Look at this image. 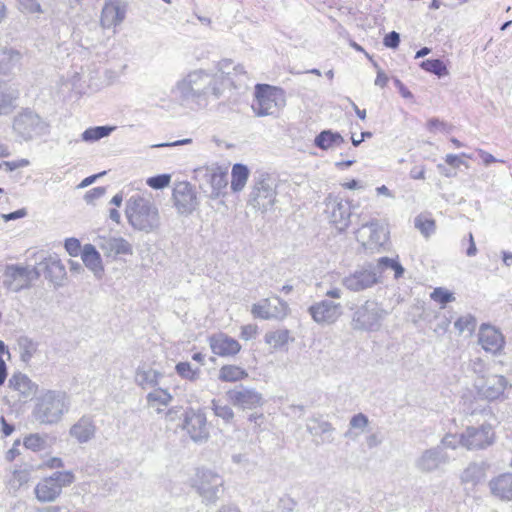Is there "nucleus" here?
<instances>
[{
    "label": "nucleus",
    "instance_id": "f257e3e1",
    "mask_svg": "<svg viewBox=\"0 0 512 512\" xmlns=\"http://www.w3.org/2000/svg\"><path fill=\"white\" fill-rule=\"evenodd\" d=\"M230 64V59H223L217 65V72L204 69L190 71L176 83L175 92L186 104L207 107L211 102L222 98L230 86H241V83L237 84L229 77Z\"/></svg>",
    "mask_w": 512,
    "mask_h": 512
},
{
    "label": "nucleus",
    "instance_id": "f03ea898",
    "mask_svg": "<svg viewBox=\"0 0 512 512\" xmlns=\"http://www.w3.org/2000/svg\"><path fill=\"white\" fill-rule=\"evenodd\" d=\"M71 401L69 395L62 390H43L35 399L32 416L40 424H58L68 413Z\"/></svg>",
    "mask_w": 512,
    "mask_h": 512
},
{
    "label": "nucleus",
    "instance_id": "7ed1b4c3",
    "mask_svg": "<svg viewBox=\"0 0 512 512\" xmlns=\"http://www.w3.org/2000/svg\"><path fill=\"white\" fill-rule=\"evenodd\" d=\"M125 213L135 230L148 234L157 231L161 225L159 210L149 197L132 195L126 202Z\"/></svg>",
    "mask_w": 512,
    "mask_h": 512
},
{
    "label": "nucleus",
    "instance_id": "20e7f679",
    "mask_svg": "<svg viewBox=\"0 0 512 512\" xmlns=\"http://www.w3.org/2000/svg\"><path fill=\"white\" fill-rule=\"evenodd\" d=\"M12 129L21 140L31 141L48 135L50 133V123L35 111L26 108L14 117Z\"/></svg>",
    "mask_w": 512,
    "mask_h": 512
},
{
    "label": "nucleus",
    "instance_id": "39448f33",
    "mask_svg": "<svg viewBox=\"0 0 512 512\" xmlns=\"http://www.w3.org/2000/svg\"><path fill=\"white\" fill-rule=\"evenodd\" d=\"M286 104L285 91L268 84H256L252 109L257 116H273Z\"/></svg>",
    "mask_w": 512,
    "mask_h": 512
},
{
    "label": "nucleus",
    "instance_id": "423d86ee",
    "mask_svg": "<svg viewBox=\"0 0 512 512\" xmlns=\"http://www.w3.org/2000/svg\"><path fill=\"white\" fill-rule=\"evenodd\" d=\"M194 178L207 197L216 200L225 194L228 172L218 165L203 166L194 170Z\"/></svg>",
    "mask_w": 512,
    "mask_h": 512
},
{
    "label": "nucleus",
    "instance_id": "0eeeda50",
    "mask_svg": "<svg viewBox=\"0 0 512 512\" xmlns=\"http://www.w3.org/2000/svg\"><path fill=\"white\" fill-rule=\"evenodd\" d=\"M351 309L354 310L351 320L354 330L376 331L386 315L381 304L375 300H366L363 304Z\"/></svg>",
    "mask_w": 512,
    "mask_h": 512
},
{
    "label": "nucleus",
    "instance_id": "6e6552de",
    "mask_svg": "<svg viewBox=\"0 0 512 512\" xmlns=\"http://www.w3.org/2000/svg\"><path fill=\"white\" fill-rule=\"evenodd\" d=\"M380 283V276L371 262L365 263L341 279V285L351 292H362Z\"/></svg>",
    "mask_w": 512,
    "mask_h": 512
},
{
    "label": "nucleus",
    "instance_id": "1a4fd4ad",
    "mask_svg": "<svg viewBox=\"0 0 512 512\" xmlns=\"http://www.w3.org/2000/svg\"><path fill=\"white\" fill-rule=\"evenodd\" d=\"M276 192L274 182L267 174H261L254 179L252 190L249 194V204L261 212H266L275 202Z\"/></svg>",
    "mask_w": 512,
    "mask_h": 512
},
{
    "label": "nucleus",
    "instance_id": "9d476101",
    "mask_svg": "<svg viewBox=\"0 0 512 512\" xmlns=\"http://www.w3.org/2000/svg\"><path fill=\"white\" fill-rule=\"evenodd\" d=\"M223 484V478L216 472L204 468L197 471L195 487L206 505L216 503L223 492Z\"/></svg>",
    "mask_w": 512,
    "mask_h": 512
},
{
    "label": "nucleus",
    "instance_id": "9b49d317",
    "mask_svg": "<svg viewBox=\"0 0 512 512\" xmlns=\"http://www.w3.org/2000/svg\"><path fill=\"white\" fill-rule=\"evenodd\" d=\"M38 259L39 261L33 267V270L37 271L38 278L43 275L55 288L63 286L67 273L60 258L56 254H40Z\"/></svg>",
    "mask_w": 512,
    "mask_h": 512
},
{
    "label": "nucleus",
    "instance_id": "f8f14e48",
    "mask_svg": "<svg viewBox=\"0 0 512 512\" xmlns=\"http://www.w3.org/2000/svg\"><path fill=\"white\" fill-rule=\"evenodd\" d=\"M3 286L13 292H19L31 286L38 279L36 270L19 264H8L3 273Z\"/></svg>",
    "mask_w": 512,
    "mask_h": 512
},
{
    "label": "nucleus",
    "instance_id": "ddd939ff",
    "mask_svg": "<svg viewBox=\"0 0 512 512\" xmlns=\"http://www.w3.org/2000/svg\"><path fill=\"white\" fill-rule=\"evenodd\" d=\"M183 429L196 443L208 440L209 430L205 413L201 409L187 408L183 414Z\"/></svg>",
    "mask_w": 512,
    "mask_h": 512
},
{
    "label": "nucleus",
    "instance_id": "4468645a",
    "mask_svg": "<svg viewBox=\"0 0 512 512\" xmlns=\"http://www.w3.org/2000/svg\"><path fill=\"white\" fill-rule=\"evenodd\" d=\"M228 401L242 410H252L264 404V398L256 389L244 385L235 386L226 392Z\"/></svg>",
    "mask_w": 512,
    "mask_h": 512
},
{
    "label": "nucleus",
    "instance_id": "2eb2a0df",
    "mask_svg": "<svg viewBox=\"0 0 512 512\" xmlns=\"http://www.w3.org/2000/svg\"><path fill=\"white\" fill-rule=\"evenodd\" d=\"M172 199L177 212L181 215L192 214L199 204L196 191L188 181H180L175 184Z\"/></svg>",
    "mask_w": 512,
    "mask_h": 512
},
{
    "label": "nucleus",
    "instance_id": "dca6fc26",
    "mask_svg": "<svg viewBox=\"0 0 512 512\" xmlns=\"http://www.w3.org/2000/svg\"><path fill=\"white\" fill-rule=\"evenodd\" d=\"M494 433L490 424L469 426L460 435V444L468 450L485 449L493 443Z\"/></svg>",
    "mask_w": 512,
    "mask_h": 512
},
{
    "label": "nucleus",
    "instance_id": "f3484780",
    "mask_svg": "<svg viewBox=\"0 0 512 512\" xmlns=\"http://www.w3.org/2000/svg\"><path fill=\"white\" fill-rule=\"evenodd\" d=\"M325 213L327 217L339 231H344L351 217V206L349 201L338 197H329L326 202Z\"/></svg>",
    "mask_w": 512,
    "mask_h": 512
},
{
    "label": "nucleus",
    "instance_id": "a211bd4d",
    "mask_svg": "<svg viewBox=\"0 0 512 512\" xmlns=\"http://www.w3.org/2000/svg\"><path fill=\"white\" fill-rule=\"evenodd\" d=\"M507 385L506 378L497 374L482 376L475 383L478 394L487 400L498 399L504 393Z\"/></svg>",
    "mask_w": 512,
    "mask_h": 512
},
{
    "label": "nucleus",
    "instance_id": "6ab92c4d",
    "mask_svg": "<svg viewBox=\"0 0 512 512\" xmlns=\"http://www.w3.org/2000/svg\"><path fill=\"white\" fill-rule=\"evenodd\" d=\"M449 462V457L442 446L425 450L415 461L416 468L423 473H430Z\"/></svg>",
    "mask_w": 512,
    "mask_h": 512
},
{
    "label": "nucleus",
    "instance_id": "aec40b11",
    "mask_svg": "<svg viewBox=\"0 0 512 512\" xmlns=\"http://www.w3.org/2000/svg\"><path fill=\"white\" fill-rule=\"evenodd\" d=\"M309 313L318 324H332L342 314L341 305L331 300H322L309 307Z\"/></svg>",
    "mask_w": 512,
    "mask_h": 512
},
{
    "label": "nucleus",
    "instance_id": "412c9836",
    "mask_svg": "<svg viewBox=\"0 0 512 512\" xmlns=\"http://www.w3.org/2000/svg\"><path fill=\"white\" fill-rule=\"evenodd\" d=\"M478 341L486 352H490L492 354L499 353L505 344L502 333L487 324H483L480 327Z\"/></svg>",
    "mask_w": 512,
    "mask_h": 512
},
{
    "label": "nucleus",
    "instance_id": "4be33fe9",
    "mask_svg": "<svg viewBox=\"0 0 512 512\" xmlns=\"http://www.w3.org/2000/svg\"><path fill=\"white\" fill-rule=\"evenodd\" d=\"M209 345L212 352L221 357L234 356L241 350L240 343L224 333L210 336Z\"/></svg>",
    "mask_w": 512,
    "mask_h": 512
},
{
    "label": "nucleus",
    "instance_id": "5701e85b",
    "mask_svg": "<svg viewBox=\"0 0 512 512\" xmlns=\"http://www.w3.org/2000/svg\"><path fill=\"white\" fill-rule=\"evenodd\" d=\"M125 14L120 0H107L102 8L100 24L104 29L116 27L123 22Z\"/></svg>",
    "mask_w": 512,
    "mask_h": 512
},
{
    "label": "nucleus",
    "instance_id": "b1692460",
    "mask_svg": "<svg viewBox=\"0 0 512 512\" xmlns=\"http://www.w3.org/2000/svg\"><path fill=\"white\" fill-rule=\"evenodd\" d=\"M98 246L106 257L114 259L119 255L133 253L131 244L122 237H101Z\"/></svg>",
    "mask_w": 512,
    "mask_h": 512
},
{
    "label": "nucleus",
    "instance_id": "393cba45",
    "mask_svg": "<svg viewBox=\"0 0 512 512\" xmlns=\"http://www.w3.org/2000/svg\"><path fill=\"white\" fill-rule=\"evenodd\" d=\"M96 433L94 419L90 415H83L69 430V435L79 443H87Z\"/></svg>",
    "mask_w": 512,
    "mask_h": 512
},
{
    "label": "nucleus",
    "instance_id": "a878e982",
    "mask_svg": "<svg viewBox=\"0 0 512 512\" xmlns=\"http://www.w3.org/2000/svg\"><path fill=\"white\" fill-rule=\"evenodd\" d=\"M21 53L6 45L0 44V77H8L19 66Z\"/></svg>",
    "mask_w": 512,
    "mask_h": 512
},
{
    "label": "nucleus",
    "instance_id": "bb28decb",
    "mask_svg": "<svg viewBox=\"0 0 512 512\" xmlns=\"http://www.w3.org/2000/svg\"><path fill=\"white\" fill-rule=\"evenodd\" d=\"M9 387L19 393L20 398L24 400L35 396L38 385L34 383L26 374L21 372L14 373L9 379Z\"/></svg>",
    "mask_w": 512,
    "mask_h": 512
},
{
    "label": "nucleus",
    "instance_id": "cd10ccee",
    "mask_svg": "<svg viewBox=\"0 0 512 512\" xmlns=\"http://www.w3.org/2000/svg\"><path fill=\"white\" fill-rule=\"evenodd\" d=\"M306 430L313 437H319L320 441L316 440V444L332 443L334 428L328 421L320 420L318 418L308 419Z\"/></svg>",
    "mask_w": 512,
    "mask_h": 512
},
{
    "label": "nucleus",
    "instance_id": "c85d7f7f",
    "mask_svg": "<svg viewBox=\"0 0 512 512\" xmlns=\"http://www.w3.org/2000/svg\"><path fill=\"white\" fill-rule=\"evenodd\" d=\"M489 488L493 496L502 501L512 500V473H503L494 477L489 482Z\"/></svg>",
    "mask_w": 512,
    "mask_h": 512
},
{
    "label": "nucleus",
    "instance_id": "c756f323",
    "mask_svg": "<svg viewBox=\"0 0 512 512\" xmlns=\"http://www.w3.org/2000/svg\"><path fill=\"white\" fill-rule=\"evenodd\" d=\"M83 264L94 274L97 279H101L104 274V267L100 253L92 244H85L81 251Z\"/></svg>",
    "mask_w": 512,
    "mask_h": 512
},
{
    "label": "nucleus",
    "instance_id": "7c9ffc66",
    "mask_svg": "<svg viewBox=\"0 0 512 512\" xmlns=\"http://www.w3.org/2000/svg\"><path fill=\"white\" fill-rule=\"evenodd\" d=\"M361 230L368 231V245L370 248L381 247L388 239V232L386 228L380 224L377 219H373L367 223L362 224Z\"/></svg>",
    "mask_w": 512,
    "mask_h": 512
},
{
    "label": "nucleus",
    "instance_id": "2f4dec72",
    "mask_svg": "<svg viewBox=\"0 0 512 512\" xmlns=\"http://www.w3.org/2000/svg\"><path fill=\"white\" fill-rule=\"evenodd\" d=\"M61 494L59 486L47 477L39 482L35 487L36 498L43 503L53 502Z\"/></svg>",
    "mask_w": 512,
    "mask_h": 512
},
{
    "label": "nucleus",
    "instance_id": "473e14b6",
    "mask_svg": "<svg viewBox=\"0 0 512 512\" xmlns=\"http://www.w3.org/2000/svg\"><path fill=\"white\" fill-rule=\"evenodd\" d=\"M19 93L12 87L0 85V116L11 114L17 107Z\"/></svg>",
    "mask_w": 512,
    "mask_h": 512
},
{
    "label": "nucleus",
    "instance_id": "72a5a7b5",
    "mask_svg": "<svg viewBox=\"0 0 512 512\" xmlns=\"http://www.w3.org/2000/svg\"><path fill=\"white\" fill-rule=\"evenodd\" d=\"M345 142L339 132L330 129L321 131L314 139V145L321 150L340 147Z\"/></svg>",
    "mask_w": 512,
    "mask_h": 512
},
{
    "label": "nucleus",
    "instance_id": "f704fd0d",
    "mask_svg": "<svg viewBox=\"0 0 512 512\" xmlns=\"http://www.w3.org/2000/svg\"><path fill=\"white\" fill-rule=\"evenodd\" d=\"M374 269L380 277L386 270H392L394 271L395 279L402 277L405 271L397 259L389 257H380L376 264H374Z\"/></svg>",
    "mask_w": 512,
    "mask_h": 512
},
{
    "label": "nucleus",
    "instance_id": "c9c22d12",
    "mask_svg": "<svg viewBox=\"0 0 512 512\" xmlns=\"http://www.w3.org/2000/svg\"><path fill=\"white\" fill-rule=\"evenodd\" d=\"M249 177V169L246 165L237 163L232 167L231 172V189L233 192H240L246 185Z\"/></svg>",
    "mask_w": 512,
    "mask_h": 512
},
{
    "label": "nucleus",
    "instance_id": "e433bc0d",
    "mask_svg": "<svg viewBox=\"0 0 512 512\" xmlns=\"http://www.w3.org/2000/svg\"><path fill=\"white\" fill-rule=\"evenodd\" d=\"M486 476V468L484 463H471L462 472L461 480L464 483H471L476 485L481 482Z\"/></svg>",
    "mask_w": 512,
    "mask_h": 512
},
{
    "label": "nucleus",
    "instance_id": "4c0bfd02",
    "mask_svg": "<svg viewBox=\"0 0 512 512\" xmlns=\"http://www.w3.org/2000/svg\"><path fill=\"white\" fill-rule=\"evenodd\" d=\"M161 373L154 369L138 368L135 374V382L142 388L155 387L159 383Z\"/></svg>",
    "mask_w": 512,
    "mask_h": 512
},
{
    "label": "nucleus",
    "instance_id": "58836bf2",
    "mask_svg": "<svg viewBox=\"0 0 512 512\" xmlns=\"http://www.w3.org/2000/svg\"><path fill=\"white\" fill-rule=\"evenodd\" d=\"M115 129V126L109 125L90 127L81 134V140L87 143H93L108 137Z\"/></svg>",
    "mask_w": 512,
    "mask_h": 512
},
{
    "label": "nucleus",
    "instance_id": "ea45409f",
    "mask_svg": "<svg viewBox=\"0 0 512 512\" xmlns=\"http://www.w3.org/2000/svg\"><path fill=\"white\" fill-rule=\"evenodd\" d=\"M248 377L246 370L235 365H224L219 370V380L223 382H236Z\"/></svg>",
    "mask_w": 512,
    "mask_h": 512
},
{
    "label": "nucleus",
    "instance_id": "a19ab883",
    "mask_svg": "<svg viewBox=\"0 0 512 512\" xmlns=\"http://www.w3.org/2000/svg\"><path fill=\"white\" fill-rule=\"evenodd\" d=\"M289 338L290 332L288 329H279L265 334V342L274 349L282 348L288 343Z\"/></svg>",
    "mask_w": 512,
    "mask_h": 512
},
{
    "label": "nucleus",
    "instance_id": "79ce46f5",
    "mask_svg": "<svg viewBox=\"0 0 512 512\" xmlns=\"http://www.w3.org/2000/svg\"><path fill=\"white\" fill-rule=\"evenodd\" d=\"M369 420L368 417L363 413L355 414L351 417L349 421L350 429L345 432L344 437L349 439H355L359 433L353 432V429H357L360 432H363L365 428L368 426Z\"/></svg>",
    "mask_w": 512,
    "mask_h": 512
},
{
    "label": "nucleus",
    "instance_id": "37998d69",
    "mask_svg": "<svg viewBox=\"0 0 512 512\" xmlns=\"http://www.w3.org/2000/svg\"><path fill=\"white\" fill-rule=\"evenodd\" d=\"M20 349V358L23 362H29L37 351V343L28 336H20L17 340Z\"/></svg>",
    "mask_w": 512,
    "mask_h": 512
},
{
    "label": "nucleus",
    "instance_id": "c03bdc74",
    "mask_svg": "<svg viewBox=\"0 0 512 512\" xmlns=\"http://www.w3.org/2000/svg\"><path fill=\"white\" fill-rule=\"evenodd\" d=\"M421 69L439 78L449 74V71L441 59H426L420 63Z\"/></svg>",
    "mask_w": 512,
    "mask_h": 512
},
{
    "label": "nucleus",
    "instance_id": "a18cd8bd",
    "mask_svg": "<svg viewBox=\"0 0 512 512\" xmlns=\"http://www.w3.org/2000/svg\"><path fill=\"white\" fill-rule=\"evenodd\" d=\"M212 409L214 411V414L217 417L223 419L225 423L229 424L233 421L234 412L229 405L223 404L220 400H213Z\"/></svg>",
    "mask_w": 512,
    "mask_h": 512
},
{
    "label": "nucleus",
    "instance_id": "49530a36",
    "mask_svg": "<svg viewBox=\"0 0 512 512\" xmlns=\"http://www.w3.org/2000/svg\"><path fill=\"white\" fill-rule=\"evenodd\" d=\"M270 306V314H275L272 319H283L289 310L288 304L282 300L280 297L275 296L272 299H269Z\"/></svg>",
    "mask_w": 512,
    "mask_h": 512
},
{
    "label": "nucleus",
    "instance_id": "de8ad7c7",
    "mask_svg": "<svg viewBox=\"0 0 512 512\" xmlns=\"http://www.w3.org/2000/svg\"><path fill=\"white\" fill-rule=\"evenodd\" d=\"M55 485L59 486L60 492L63 487H67L75 480V476L71 471H57L49 477Z\"/></svg>",
    "mask_w": 512,
    "mask_h": 512
},
{
    "label": "nucleus",
    "instance_id": "09e8293b",
    "mask_svg": "<svg viewBox=\"0 0 512 512\" xmlns=\"http://www.w3.org/2000/svg\"><path fill=\"white\" fill-rule=\"evenodd\" d=\"M29 481V473L25 470H15L9 479L8 486L10 490L16 492L21 486Z\"/></svg>",
    "mask_w": 512,
    "mask_h": 512
},
{
    "label": "nucleus",
    "instance_id": "8fccbe9b",
    "mask_svg": "<svg viewBox=\"0 0 512 512\" xmlns=\"http://www.w3.org/2000/svg\"><path fill=\"white\" fill-rule=\"evenodd\" d=\"M430 297L432 300L439 303L442 307H444L447 303L455 300L454 294L442 287L435 288Z\"/></svg>",
    "mask_w": 512,
    "mask_h": 512
},
{
    "label": "nucleus",
    "instance_id": "3c124183",
    "mask_svg": "<svg viewBox=\"0 0 512 512\" xmlns=\"http://www.w3.org/2000/svg\"><path fill=\"white\" fill-rule=\"evenodd\" d=\"M171 400L172 396L170 393L167 390L161 388L154 390L147 395V401L149 404L159 403L166 406L170 403Z\"/></svg>",
    "mask_w": 512,
    "mask_h": 512
},
{
    "label": "nucleus",
    "instance_id": "603ef678",
    "mask_svg": "<svg viewBox=\"0 0 512 512\" xmlns=\"http://www.w3.org/2000/svg\"><path fill=\"white\" fill-rule=\"evenodd\" d=\"M232 63L228 66V71L230 72L229 77L236 82L237 84L241 83V86L235 87L232 86L235 89H241L242 87H246V79H248L247 72L245 71L244 67L240 64L233 66V72L230 71V66Z\"/></svg>",
    "mask_w": 512,
    "mask_h": 512
},
{
    "label": "nucleus",
    "instance_id": "864d4df0",
    "mask_svg": "<svg viewBox=\"0 0 512 512\" xmlns=\"http://www.w3.org/2000/svg\"><path fill=\"white\" fill-rule=\"evenodd\" d=\"M171 182V175L170 174H158L152 177H149L146 180V184L151 187L152 189L160 190L164 189L165 187H168Z\"/></svg>",
    "mask_w": 512,
    "mask_h": 512
},
{
    "label": "nucleus",
    "instance_id": "5fc2aeb1",
    "mask_svg": "<svg viewBox=\"0 0 512 512\" xmlns=\"http://www.w3.org/2000/svg\"><path fill=\"white\" fill-rule=\"evenodd\" d=\"M175 370L184 379L195 381L198 379V370H193L189 362H179L175 366Z\"/></svg>",
    "mask_w": 512,
    "mask_h": 512
},
{
    "label": "nucleus",
    "instance_id": "6e6d98bb",
    "mask_svg": "<svg viewBox=\"0 0 512 512\" xmlns=\"http://www.w3.org/2000/svg\"><path fill=\"white\" fill-rule=\"evenodd\" d=\"M415 227L425 236H430L435 230V221L422 216L415 218Z\"/></svg>",
    "mask_w": 512,
    "mask_h": 512
},
{
    "label": "nucleus",
    "instance_id": "4d7b16f0",
    "mask_svg": "<svg viewBox=\"0 0 512 512\" xmlns=\"http://www.w3.org/2000/svg\"><path fill=\"white\" fill-rule=\"evenodd\" d=\"M269 306V299H265L262 303L254 304L252 306V314L257 318L272 319L274 315L270 314Z\"/></svg>",
    "mask_w": 512,
    "mask_h": 512
},
{
    "label": "nucleus",
    "instance_id": "13d9d810",
    "mask_svg": "<svg viewBox=\"0 0 512 512\" xmlns=\"http://www.w3.org/2000/svg\"><path fill=\"white\" fill-rule=\"evenodd\" d=\"M476 320L471 315H466L458 318L454 326L459 331V333H463L465 331L472 332L475 328Z\"/></svg>",
    "mask_w": 512,
    "mask_h": 512
},
{
    "label": "nucleus",
    "instance_id": "bf43d9fd",
    "mask_svg": "<svg viewBox=\"0 0 512 512\" xmlns=\"http://www.w3.org/2000/svg\"><path fill=\"white\" fill-rule=\"evenodd\" d=\"M46 441L39 434H31L24 439V446L32 451L44 449Z\"/></svg>",
    "mask_w": 512,
    "mask_h": 512
},
{
    "label": "nucleus",
    "instance_id": "052dcab7",
    "mask_svg": "<svg viewBox=\"0 0 512 512\" xmlns=\"http://www.w3.org/2000/svg\"><path fill=\"white\" fill-rule=\"evenodd\" d=\"M21 10L26 13H42L43 10L37 0H17Z\"/></svg>",
    "mask_w": 512,
    "mask_h": 512
},
{
    "label": "nucleus",
    "instance_id": "680f3d73",
    "mask_svg": "<svg viewBox=\"0 0 512 512\" xmlns=\"http://www.w3.org/2000/svg\"><path fill=\"white\" fill-rule=\"evenodd\" d=\"M427 128L430 132L442 131L448 133L450 132L452 126L439 120L438 118H431L427 122Z\"/></svg>",
    "mask_w": 512,
    "mask_h": 512
},
{
    "label": "nucleus",
    "instance_id": "e2e57ef3",
    "mask_svg": "<svg viewBox=\"0 0 512 512\" xmlns=\"http://www.w3.org/2000/svg\"><path fill=\"white\" fill-rule=\"evenodd\" d=\"M64 246L68 254L73 257L78 256L82 251L81 243L77 238H67Z\"/></svg>",
    "mask_w": 512,
    "mask_h": 512
},
{
    "label": "nucleus",
    "instance_id": "0e129e2a",
    "mask_svg": "<svg viewBox=\"0 0 512 512\" xmlns=\"http://www.w3.org/2000/svg\"><path fill=\"white\" fill-rule=\"evenodd\" d=\"M400 43V34L396 31H391L384 36L383 44L387 48L396 49Z\"/></svg>",
    "mask_w": 512,
    "mask_h": 512
},
{
    "label": "nucleus",
    "instance_id": "69168bd1",
    "mask_svg": "<svg viewBox=\"0 0 512 512\" xmlns=\"http://www.w3.org/2000/svg\"><path fill=\"white\" fill-rule=\"evenodd\" d=\"M105 192L104 187H95L86 192L84 199L88 204H92L95 200L101 198Z\"/></svg>",
    "mask_w": 512,
    "mask_h": 512
},
{
    "label": "nucleus",
    "instance_id": "338daca9",
    "mask_svg": "<svg viewBox=\"0 0 512 512\" xmlns=\"http://www.w3.org/2000/svg\"><path fill=\"white\" fill-rule=\"evenodd\" d=\"M296 506L297 502L294 499L287 497L280 499L278 508L281 512H293Z\"/></svg>",
    "mask_w": 512,
    "mask_h": 512
},
{
    "label": "nucleus",
    "instance_id": "774afa93",
    "mask_svg": "<svg viewBox=\"0 0 512 512\" xmlns=\"http://www.w3.org/2000/svg\"><path fill=\"white\" fill-rule=\"evenodd\" d=\"M29 164V161L26 159H21L17 161H3V165L6 171H14L18 168L26 167Z\"/></svg>",
    "mask_w": 512,
    "mask_h": 512
}]
</instances>
